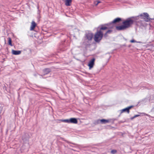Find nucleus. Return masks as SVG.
Returning <instances> with one entry per match:
<instances>
[{
    "label": "nucleus",
    "mask_w": 154,
    "mask_h": 154,
    "mask_svg": "<svg viewBox=\"0 0 154 154\" xmlns=\"http://www.w3.org/2000/svg\"><path fill=\"white\" fill-rule=\"evenodd\" d=\"M107 28L105 26H103L101 27L100 28V30H105L107 29Z\"/></svg>",
    "instance_id": "obj_19"
},
{
    "label": "nucleus",
    "mask_w": 154,
    "mask_h": 154,
    "mask_svg": "<svg viewBox=\"0 0 154 154\" xmlns=\"http://www.w3.org/2000/svg\"><path fill=\"white\" fill-rule=\"evenodd\" d=\"M135 117H134V116L132 118H131V119H134V118H135Z\"/></svg>",
    "instance_id": "obj_24"
},
{
    "label": "nucleus",
    "mask_w": 154,
    "mask_h": 154,
    "mask_svg": "<svg viewBox=\"0 0 154 154\" xmlns=\"http://www.w3.org/2000/svg\"><path fill=\"white\" fill-rule=\"evenodd\" d=\"M36 26V24L34 21H32L31 23V24L30 28V30H33L35 27Z\"/></svg>",
    "instance_id": "obj_10"
},
{
    "label": "nucleus",
    "mask_w": 154,
    "mask_h": 154,
    "mask_svg": "<svg viewBox=\"0 0 154 154\" xmlns=\"http://www.w3.org/2000/svg\"><path fill=\"white\" fill-rule=\"evenodd\" d=\"M121 20V19L120 18H117L114 20L112 22L109 23V25H111V28H112L113 27V24L116 23H119Z\"/></svg>",
    "instance_id": "obj_3"
},
{
    "label": "nucleus",
    "mask_w": 154,
    "mask_h": 154,
    "mask_svg": "<svg viewBox=\"0 0 154 154\" xmlns=\"http://www.w3.org/2000/svg\"><path fill=\"white\" fill-rule=\"evenodd\" d=\"M8 44L12 46V43H11V39L10 38H8Z\"/></svg>",
    "instance_id": "obj_16"
},
{
    "label": "nucleus",
    "mask_w": 154,
    "mask_h": 154,
    "mask_svg": "<svg viewBox=\"0 0 154 154\" xmlns=\"http://www.w3.org/2000/svg\"><path fill=\"white\" fill-rule=\"evenodd\" d=\"M58 121H60V122H66L68 123H69V119H64V120H62V119H60L58 120Z\"/></svg>",
    "instance_id": "obj_15"
},
{
    "label": "nucleus",
    "mask_w": 154,
    "mask_h": 154,
    "mask_svg": "<svg viewBox=\"0 0 154 154\" xmlns=\"http://www.w3.org/2000/svg\"><path fill=\"white\" fill-rule=\"evenodd\" d=\"M12 54L14 55H18L20 54L21 53V51H15L12 50Z\"/></svg>",
    "instance_id": "obj_11"
},
{
    "label": "nucleus",
    "mask_w": 154,
    "mask_h": 154,
    "mask_svg": "<svg viewBox=\"0 0 154 154\" xmlns=\"http://www.w3.org/2000/svg\"><path fill=\"white\" fill-rule=\"evenodd\" d=\"M100 1H97V3L96 4V5H98L99 3H100Z\"/></svg>",
    "instance_id": "obj_23"
},
{
    "label": "nucleus",
    "mask_w": 154,
    "mask_h": 154,
    "mask_svg": "<svg viewBox=\"0 0 154 154\" xmlns=\"http://www.w3.org/2000/svg\"><path fill=\"white\" fill-rule=\"evenodd\" d=\"M140 16H143V14H140Z\"/></svg>",
    "instance_id": "obj_25"
},
{
    "label": "nucleus",
    "mask_w": 154,
    "mask_h": 154,
    "mask_svg": "<svg viewBox=\"0 0 154 154\" xmlns=\"http://www.w3.org/2000/svg\"><path fill=\"white\" fill-rule=\"evenodd\" d=\"M130 42L131 43L137 42V43H141V42H137L134 39L131 40L130 41Z\"/></svg>",
    "instance_id": "obj_17"
},
{
    "label": "nucleus",
    "mask_w": 154,
    "mask_h": 154,
    "mask_svg": "<svg viewBox=\"0 0 154 154\" xmlns=\"http://www.w3.org/2000/svg\"><path fill=\"white\" fill-rule=\"evenodd\" d=\"M69 123L77 124L78 122L77 119L75 118H71L69 119Z\"/></svg>",
    "instance_id": "obj_8"
},
{
    "label": "nucleus",
    "mask_w": 154,
    "mask_h": 154,
    "mask_svg": "<svg viewBox=\"0 0 154 154\" xmlns=\"http://www.w3.org/2000/svg\"><path fill=\"white\" fill-rule=\"evenodd\" d=\"M140 115H135L134 116V117H138L139 116H140Z\"/></svg>",
    "instance_id": "obj_22"
},
{
    "label": "nucleus",
    "mask_w": 154,
    "mask_h": 154,
    "mask_svg": "<svg viewBox=\"0 0 154 154\" xmlns=\"http://www.w3.org/2000/svg\"><path fill=\"white\" fill-rule=\"evenodd\" d=\"M134 20L131 18H129L122 22L125 28L127 29L130 27L132 24L133 23Z\"/></svg>",
    "instance_id": "obj_2"
},
{
    "label": "nucleus",
    "mask_w": 154,
    "mask_h": 154,
    "mask_svg": "<svg viewBox=\"0 0 154 154\" xmlns=\"http://www.w3.org/2000/svg\"><path fill=\"white\" fill-rule=\"evenodd\" d=\"M117 150L115 149H113L111 150V153L114 154L117 152Z\"/></svg>",
    "instance_id": "obj_18"
},
{
    "label": "nucleus",
    "mask_w": 154,
    "mask_h": 154,
    "mask_svg": "<svg viewBox=\"0 0 154 154\" xmlns=\"http://www.w3.org/2000/svg\"><path fill=\"white\" fill-rule=\"evenodd\" d=\"M95 60V59L93 58L89 62L88 65L89 67V69H91V68L93 67L94 64Z\"/></svg>",
    "instance_id": "obj_6"
},
{
    "label": "nucleus",
    "mask_w": 154,
    "mask_h": 154,
    "mask_svg": "<svg viewBox=\"0 0 154 154\" xmlns=\"http://www.w3.org/2000/svg\"><path fill=\"white\" fill-rule=\"evenodd\" d=\"M100 121L102 124H106L109 122V121L108 120L105 119H101L100 120Z\"/></svg>",
    "instance_id": "obj_14"
},
{
    "label": "nucleus",
    "mask_w": 154,
    "mask_h": 154,
    "mask_svg": "<svg viewBox=\"0 0 154 154\" xmlns=\"http://www.w3.org/2000/svg\"><path fill=\"white\" fill-rule=\"evenodd\" d=\"M125 26L123 24L122 25L116 26V29L119 30H123L126 29Z\"/></svg>",
    "instance_id": "obj_9"
},
{
    "label": "nucleus",
    "mask_w": 154,
    "mask_h": 154,
    "mask_svg": "<svg viewBox=\"0 0 154 154\" xmlns=\"http://www.w3.org/2000/svg\"><path fill=\"white\" fill-rule=\"evenodd\" d=\"M71 0H65V5L66 6H70L72 2Z\"/></svg>",
    "instance_id": "obj_12"
},
{
    "label": "nucleus",
    "mask_w": 154,
    "mask_h": 154,
    "mask_svg": "<svg viewBox=\"0 0 154 154\" xmlns=\"http://www.w3.org/2000/svg\"><path fill=\"white\" fill-rule=\"evenodd\" d=\"M43 71L45 75L51 72V70L50 69L47 68L44 69Z\"/></svg>",
    "instance_id": "obj_13"
},
{
    "label": "nucleus",
    "mask_w": 154,
    "mask_h": 154,
    "mask_svg": "<svg viewBox=\"0 0 154 154\" xmlns=\"http://www.w3.org/2000/svg\"><path fill=\"white\" fill-rule=\"evenodd\" d=\"M133 107V106H128L125 108L122 109L120 110V112L121 113H122L124 112H126L128 113H129V110Z\"/></svg>",
    "instance_id": "obj_4"
},
{
    "label": "nucleus",
    "mask_w": 154,
    "mask_h": 154,
    "mask_svg": "<svg viewBox=\"0 0 154 154\" xmlns=\"http://www.w3.org/2000/svg\"><path fill=\"white\" fill-rule=\"evenodd\" d=\"M141 113L143 114V116H149V115H148L147 114H146L145 113Z\"/></svg>",
    "instance_id": "obj_21"
},
{
    "label": "nucleus",
    "mask_w": 154,
    "mask_h": 154,
    "mask_svg": "<svg viewBox=\"0 0 154 154\" xmlns=\"http://www.w3.org/2000/svg\"><path fill=\"white\" fill-rule=\"evenodd\" d=\"M93 35L92 33L89 32L86 34V37L88 40H91L92 38Z\"/></svg>",
    "instance_id": "obj_7"
},
{
    "label": "nucleus",
    "mask_w": 154,
    "mask_h": 154,
    "mask_svg": "<svg viewBox=\"0 0 154 154\" xmlns=\"http://www.w3.org/2000/svg\"><path fill=\"white\" fill-rule=\"evenodd\" d=\"M112 31L110 30H108L106 32V34H107V33H110Z\"/></svg>",
    "instance_id": "obj_20"
},
{
    "label": "nucleus",
    "mask_w": 154,
    "mask_h": 154,
    "mask_svg": "<svg viewBox=\"0 0 154 154\" xmlns=\"http://www.w3.org/2000/svg\"><path fill=\"white\" fill-rule=\"evenodd\" d=\"M143 14L144 15L143 18L145 21L148 22L149 21L151 20L152 19L149 18L148 14L147 13H144Z\"/></svg>",
    "instance_id": "obj_5"
},
{
    "label": "nucleus",
    "mask_w": 154,
    "mask_h": 154,
    "mask_svg": "<svg viewBox=\"0 0 154 154\" xmlns=\"http://www.w3.org/2000/svg\"><path fill=\"white\" fill-rule=\"evenodd\" d=\"M103 36V32L100 30L98 31L94 35V40L96 42H99L102 39Z\"/></svg>",
    "instance_id": "obj_1"
}]
</instances>
